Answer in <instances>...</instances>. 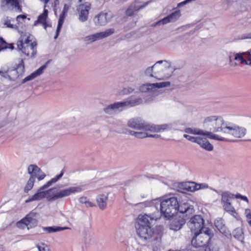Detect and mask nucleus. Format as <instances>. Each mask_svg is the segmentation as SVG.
Wrapping results in <instances>:
<instances>
[{
    "instance_id": "obj_1",
    "label": "nucleus",
    "mask_w": 251,
    "mask_h": 251,
    "mask_svg": "<svg viewBox=\"0 0 251 251\" xmlns=\"http://www.w3.org/2000/svg\"><path fill=\"white\" fill-rule=\"evenodd\" d=\"M225 128L224 136L216 134L223 139L218 141L234 142L244 138L247 133L251 135V115H237L227 122Z\"/></svg>"
},
{
    "instance_id": "obj_2",
    "label": "nucleus",
    "mask_w": 251,
    "mask_h": 251,
    "mask_svg": "<svg viewBox=\"0 0 251 251\" xmlns=\"http://www.w3.org/2000/svg\"><path fill=\"white\" fill-rule=\"evenodd\" d=\"M127 126L133 129L139 130L137 131H130V135L134 137L142 139L146 137L159 138L157 134H152V132H159L167 130L170 128L167 124L155 125L149 124L140 119L132 118L128 121Z\"/></svg>"
},
{
    "instance_id": "obj_3",
    "label": "nucleus",
    "mask_w": 251,
    "mask_h": 251,
    "mask_svg": "<svg viewBox=\"0 0 251 251\" xmlns=\"http://www.w3.org/2000/svg\"><path fill=\"white\" fill-rule=\"evenodd\" d=\"M151 208H153L151 219L157 220L159 217V211L163 216L170 218L174 216L178 212V200L176 198L173 197L169 198H158L148 202Z\"/></svg>"
},
{
    "instance_id": "obj_4",
    "label": "nucleus",
    "mask_w": 251,
    "mask_h": 251,
    "mask_svg": "<svg viewBox=\"0 0 251 251\" xmlns=\"http://www.w3.org/2000/svg\"><path fill=\"white\" fill-rule=\"evenodd\" d=\"M151 214L140 215L135 224L136 231L138 237L144 241L151 240L160 242L163 234V227L161 226H157L155 231H153L151 228L150 220L151 219Z\"/></svg>"
},
{
    "instance_id": "obj_5",
    "label": "nucleus",
    "mask_w": 251,
    "mask_h": 251,
    "mask_svg": "<svg viewBox=\"0 0 251 251\" xmlns=\"http://www.w3.org/2000/svg\"><path fill=\"white\" fill-rule=\"evenodd\" d=\"M170 67L171 64L167 61H158L152 66L147 68L145 74L147 76L154 77L158 80H163L169 78L171 75V74L165 73Z\"/></svg>"
},
{
    "instance_id": "obj_6",
    "label": "nucleus",
    "mask_w": 251,
    "mask_h": 251,
    "mask_svg": "<svg viewBox=\"0 0 251 251\" xmlns=\"http://www.w3.org/2000/svg\"><path fill=\"white\" fill-rule=\"evenodd\" d=\"M35 42L30 39V36L26 33L21 32V36L17 43V49L27 56L33 57L36 53Z\"/></svg>"
},
{
    "instance_id": "obj_7",
    "label": "nucleus",
    "mask_w": 251,
    "mask_h": 251,
    "mask_svg": "<svg viewBox=\"0 0 251 251\" xmlns=\"http://www.w3.org/2000/svg\"><path fill=\"white\" fill-rule=\"evenodd\" d=\"M205 127L209 131L215 134V132L221 133L222 136H224L225 127L227 126V122H225L222 117L217 116H211L206 118L204 120Z\"/></svg>"
},
{
    "instance_id": "obj_8",
    "label": "nucleus",
    "mask_w": 251,
    "mask_h": 251,
    "mask_svg": "<svg viewBox=\"0 0 251 251\" xmlns=\"http://www.w3.org/2000/svg\"><path fill=\"white\" fill-rule=\"evenodd\" d=\"M142 102L141 98L133 100H128L125 101L117 102L108 105L104 108L103 110L106 114L111 115L118 110H122L123 109L139 105Z\"/></svg>"
},
{
    "instance_id": "obj_9",
    "label": "nucleus",
    "mask_w": 251,
    "mask_h": 251,
    "mask_svg": "<svg viewBox=\"0 0 251 251\" xmlns=\"http://www.w3.org/2000/svg\"><path fill=\"white\" fill-rule=\"evenodd\" d=\"M211 238V234L209 228H204L203 231L194 233L191 244L195 248L204 247Z\"/></svg>"
},
{
    "instance_id": "obj_10",
    "label": "nucleus",
    "mask_w": 251,
    "mask_h": 251,
    "mask_svg": "<svg viewBox=\"0 0 251 251\" xmlns=\"http://www.w3.org/2000/svg\"><path fill=\"white\" fill-rule=\"evenodd\" d=\"M81 191L80 187H71L66 189L60 190L52 194H49L47 197L48 201H53L56 200L68 197L71 195Z\"/></svg>"
},
{
    "instance_id": "obj_11",
    "label": "nucleus",
    "mask_w": 251,
    "mask_h": 251,
    "mask_svg": "<svg viewBox=\"0 0 251 251\" xmlns=\"http://www.w3.org/2000/svg\"><path fill=\"white\" fill-rule=\"evenodd\" d=\"M187 225L191 231L194 233L203 231L204 228H208L204 226V220L199 215H196L191 218Z\"/></svg>"
},
{
    "instance_id": "obj_12",
    "label": "nucleus",
    "mask_w": 251,
    "mask_h": 251,
    "mask_svg": "<svg viewBox=\"0 0 251 251\" xmlns=\"http://www.w3.org/2000/svg\"><path fill=\"white\" fill-rule=\"evenodd\" d=\"M183 137L190 141L197 143L201 147L206 151H211L213 149V146L205 137L200 136L194 137L187 134H184Z\"/></svg>"
},
{
    "instance_id": "obj_13",
    "label": "nucleus",
    "mask_w": 251,
    "mask_h": 251,
    "mask_svg": "<svg viewBox=\"0 0 251 251\" xmlns=\"http://www.w3.org/2000/svg\"><path fill=\"white\" fill-rule=\"evenodd\" d=\"M115 32L114 28H109L104 31L100 32L85 37L83 39L87 44H90L100 39H102L113 34Z\"/></svg>"
},
{
    "instance_id": "obj_14",
    "label": "nucleus",
    "mask_w": 251,
    "mask_h": 251,
    "mask_svg": "<svg viewBox=\"0 0 251 251\" xmlns=\"http://www.w3.org/2000/svg\"><path fill=\"white\" fill-rule=\"evenodd\" d=\"M233 55L235 61L241 64L251 67V49L245 52L234 53Z\"/></svg>"
},
{
    "instance_id": "obj_15",
    "label": "nucleus",
    "mask_w": 251,
    "mask_h": 251,
    "mask_svg": "<svg viewBox=\"0 0 251 251\" xmlns=\"http://www.w3.org/2000/svg\"><path fill=\"white\" fill-rule=\"evenodd\" d=\"M91 6V3L88 2L78 5L77 11L79 15L78 19L80 21L84 22L87 20Z\"/></svg>"
},
{
    "instance_id": "obj_16",
    "label": "nucleus",
    "mask_w": 251,
    "mask_h": 251,
    "mask_svg": "<svg viewBox=\"0 0 251 251\" xmlns=\"http://www.w3.org/2000/svg\"><path fill=\"white\" fill-rule=\"evenodd\" d=\"M184 131L187 133L206 136L209 138L214 140H223L222 138L217 136L216 134H213L212 132H209L208 131H204L197 128H186L184 130Z\"/></svg>"
},
{
    "instance_id": "obj_17",
    "label": "nucleus",
    "mask_w": 251,
    "mask_h": 251,
    "mask_svg": "<svg viewBox=\"0 0 251 251\" xmlns=\"http://www.w3.org/2000/svg\"><path fill=\"white\" fill-rule=\"evenodd\" d=\"M28 173L30 175V177H33L35 180L36 177L38 180L43 179L46 175L41 171V169L36 165H30L27 168Z\"/></svg>"
},
{
    "instance_id": "obj_18",
    "label": "nucleus",
    "mask_w": 251,
    "mask_h": 251,
    "mask_svg": "<svg viewBox=\"0 0 251 251\" xmlns=\"http://www.w3.org/2000/svg\"><path fill=\"white\" fill-rule=\"evenodd\" d=\"M45 189L46 188L44 186L39 188L35 194L25 201V203H28L34 201H39L45 198L46 194L51 190V189H50L48 191H44Z\"/></svg>"
},
{
    "instance_id": "obj_19",
    "label": "nucleus",
    "mask_w": 251,
    "mask_h": 251,
    "mask_svg": "<svg viewBox=\"0 0 251 251\" xmlns=\"http://www.w3.org/2000/svg\"><path fill=\"white\" fill-rule=\"evenodd\" d=\"M181 16L180 12L179 10H177L168 16L165 17L163 19L155 23L154 26H156L161 25H165L170 22H173L177 20Z\"/></svg>"
},
{
    "instance_id": "obj_20",
    "label": "nucleus",
    "mask_w": 251,
    "mask_h": 251,
    "mask_svg": "<svg viewBox=\"0 0 251 251\" xmlns=\"http://www.w3.org/2000/svg\"><path fill=\"white\" fill-rule=\"evenodd\" d=\"M1 7L5 10L13 9L15 8L17 10L21 11L18 0H1Z\"/></svg>"
},
{
    "instance_id": "obj_21",
    "label": "nucleus",
    "mask_w": 251,
    "mask_h": 251,
    "mask_svg": "<svg viewBox=\"0 0 251 251\" xmlns=\"http://www.w3.org/2000/svg\"><path fill=\"white\" fill-rule=\"evenodd\" d=\"M38 214L33 211H31L27 214L24 219L29 227L31 228L37 226L38 224Z\"/></svg>"
},
{
    "instance_id": "obj_22",
    "label": "nucleus",
    "mask_w": 251,
    "mask_h": 251,
    "mask_svg": "<svg viewBox=\"0 0 251 251\" xmlns=\"http://www.w3.org/2000/svg\"><path fill=\"white\" fill-rule=\"evenodd\" d=\"M112 16L107 13H100L94 18V21L97 25H104L111 18Z\"/></svg>"
},
{
    "instance_id": "obj_23",
    "label": "nucleus",
    "mask_w": 251,
    "mask_h": 251,
    "mask_svg": "<svg viewBox=\"0 0 251 251\" xmlns=\"http://www.w3.org/2000/svg\"><path fill=\"white\" fill-rule=\"evenodd\" d=\"M45 7L46 5L44 6L45 9L43 13L38 16L37 20L35 21L34 25H36L38 24H42L44 28L46 29L48 26H50L51 25L46 22V20L48 18V11L45 9Z\"/></svg>"
},
{
    "instance_id": "obj_24",
    "label": "nucleus",
    "mask_w": 251,
    "mask_h": 251,
    "mask_svg": "<svg viewBox=\"0 0 251 251\" xmlns=\"http://www.w3.org/2000/svg\"><path fill=\"white\" fill-rule=\"evenodd\" d=\"M25 72V65L24 61L21 59L20 63L17 67L16 69L9 72L11 75H12L13 78L14 80L20 75H22Z\"/></svg>"
},
{
    "instance_id": "obj_25",
    "label": "nucleus",
    "mask_w": 251,
    "mask_h": 251,
    "mask_svg": "<svg viewBox=\"0 0 251 251\" xmlns=\"http://www.w3.org/2000/svg\"><path fill=\"white\" fill-rule=\"evenodd\" d=\"M48 62L49 61L47 62L46 63V64L41 66L40 68H39L36 71L30 74L29 75L25 77L24 79H23L22 83H24L28 81L32 80L37 76L42 74L43 70L46 68L47 64L48 63Z\"/></svg>"
},
{
    "instance_id": "obj_26",
    "label": "nucleus",
    "mask_w": 251,
    "mask_h": 251,
    "mask_svg": "<svg viewBox=\"0 0 251 251\" xmlns=\"http://www.w3.org/2000/svg\"><path fill=\"white\" fill-rule=\"evenodd\" d=\"M108 200V195H100L97 198V202L100 209L104 210L106 208L107 201Z\"/></svg>"
},
{
    "instance_id": "obj_27",
    "label": "nucleus",
    "mask_w": 251,
    "mask_h": 251,
    "mask_svg": "<svg viewBox=\"0 0 251 251\" xmlns=\"http://www.w3.org/2000/svg\"><path fill=\"white\" fill-rule=\"evenodd\" d=\"M215 226L219 231L225 236L229 234V231L227 230L225 225L224 223L223 220L221 219L216 220L215 221Z\"/></svg>"
},
{
    "instance_id": "obj_28",
    "label": "nucleus",
    "mask_w": 251,
    "mask_h": 251,
    "mask_svg": "<svg viewBox=\"0 0 251 251\" xmlns=\"http://www.w3.org/2000/svg\"><path fill=\"white\" fill-rule=\"evenodd\" d=\"M184 224V221L183 219L175 220L170 224V229L175 231L179 230Z\"/></svg>"
},
{
    "instance_id": "obj_29",
    "label": "nucleus",
    "mask_w": 251,
    "mask_h": 251,
    "mask_svg": "<svg viewBox=\"0 0 251 251\" xmlns=\"http://www.w3.org/2000/svg\"><path fill=\"white\" fill-rule=\"evenodd\" d=\"M233 199V195L227 192H223L221 194V203L223 205L226 203L231 202Z\"/></svg>"
},
{
    "instance_id": "obj_30",
    "label": "nucleus",
    "mask_w": 251,
    "mask_h": 251,
    "mask_svg": "<svg viewBox=\"0 0 251 251\" xmlns=\"http://www.w3.org/2000/svg\"><path fill=\"white\" fill-rule=\"evenodd\" d=\"M150 2H151V1H147V2H145L144 5H141L138 8H137L135 6H133V5L129 6L126 11V15L128 16H132L134 14V12L135 11H137L139 10V9L145 7Z\"/></svg>"
},
{
    "instance_id": "obj_31",
    "label": "nucleus",
    "mask_w": 251,
    "mask_h": 251,
    "mask_svg": "<svg viewBox=\"0 0 251 251\" xmlns=\"http://www.w3.org/2000/svg\"><path fill=\"white\" fill-rule=\"evenodd\" d=\"M234 237L242 243H244V234L243 229L241 228L238 227L235 229L232 232Z\"/></svg>"
},
{
    "instance_id": "obj_32",
    "label": "nucleus",
    "mask_w": 251,
    "mask_h": 251,
    "mask_svg": "<svg viewBox=\"0 0 251 251\" xmlns=\"http://www.w3.org/2000/svg\"><path fill=\"white\" fill-rule=\"evenodd\" d=\"M223 209L230 213L231 215H232L234 217L236 218V216L237 215V213L234 207L231 205V202L226 203L224 205H222Z\"/></svg>"
},
{
    "instance_id": "obj_33",
    "label": "nucleus",
    "mask_w": 251,
    "mask_h": 251,
    "mask_svg": "<svg viewBox=\"0 0 251 251\" xmlns=\"http://www.w3.org/2000/svg\"><path fill=\"white\" fill-rule=\"evenodd\" d=\"M79 202L84 205L85 207L89 208L95 206V204L91 202L89 199L86 197H81L79 199Z\"/></svg>"
},
{
    "instance_id": "obj_34",
    "label": "nucleus",
    "mask_w": 251,
    "mask_h": 251,
    "mask_svg": "<svg viewBox=\"0 0 251 251\" xmlns=\"http://www.w3.org/2000/svg\"><path fill=\"white\" fill-rule=\"evenodd\" d=\"M66 15V14L63 13L62 12L60 15L59 20H58V25H57V29H56V33L55 36H54V39H56L59 35V33L60 31V29L62 26V25L63 24Z\"/></svg>"
},
{
    "instance_id": "obj_35",
    "label": "nucleus",
    "mask_w": 251,
    "mask_h": 251,
    "mask_svg": "<svg viewBox=\"0 0 251 251\" xmlns=\"http://www.w3.org/2000/svg\"><path fill=\"white\" fill-rule=\"evenodd\" d=\"M68 228H69L67 227H62L59 226H48L43 227L44 230L47 231L48 233L58 232Z\"/></svg>"
},
{
    "instance_id": "obj_36",
    "label": "nucleus",
    "mask_w": 251,
    "mask_h": 251,
    "mask_svg": "<svg viewBox=\"0 0 251 251\" xmlns=\"http://www.w3.org/2000/svg\"><path fill=\"white\" fill-rule=\"evenodd\" d=\"M190 211L192 212L193 211V208L188 206V204L184 203L182 204L179 205L178 202V212L184 213Z\"/></svg>"
},
{
    "instance_id": "obj_37",
    "label": "nucleus",
    "mask_w": 251,
    "mask_h": 251,
    "mask_svg": "<svg viewBox=\"0 0 251 251\" xmlns=\"http://www.w3.org/2000/svg\"><path fill=\"white\" fill-rule=\"evenodd\" d=\"M140 91L143 93L153 92V85L152 83H146L140 87Z\"/></svg>"
},
{
    "instance_id": "obj_38",
    "label": "nucleus",
    "mask_w": 251,
    "mask_h": 251,
    "mask_svg": "<svg viewBox=\"0 0 251 251\" xmlns=\"http://www.w3.org/2000/svg\"><path fill=\"white\" fill-rule=\"evenodd\" d=\"M34 182L35 180L33 179V177H30L24 188V192L25 193H27L32 189L34 186Z\"/></svg>"
},
{
    "instance_id": "obj_39",
    "label": "nucleus",
    "mask_w": 251,
    "mask_h": 251,
    "mask_svg": "<svg viewBox=\"0 0 251 251\" xmlns=\"http://www.w3.org/2000/svg\"><path fill=\"white\" fill-rule=\"evenodd\" d=\"M16 226L18 228L21 229L26 228L27 230H29L30 228L24 218L17 222L16 224Z\"/></svg>"
},
{
    "instance_id": "obj_40",
    "label": "nucleus",
    "mask_w": 251,
    "mask_h": 251,
    "mask_svg": "<svg viewBox=\"0 0 251 251\" xmlns=\"http://www.w3.org/2000/svg\"><path fill=\"white\" fill-rule=\"evenodd\" d=\"M152 84L153 85L154 91H155L156 89L165 88L170 86V82L169 81L162 82Z\"/></svg>"
},
{
    "instance_id": "obj_41",
    "label": "nucleus",
    "mask_w": 251,
    "mask_h": 251,
    "mask_svg": "<svg viewBox=\"0 0 251 251\" xmlns=\"http://www.w3.org/2000/svg\"><path fill=\"white\" fill-rule=\"evenodd\" d=\"M63 172H61L59 175L57 176L54 178H52L46 184L44 185V187L46 189L50 186L51 185L52 183L56 182L60 178L63 176Z\"/></svg>"
},
{
    "instance_id": "obj_42",
    "label": "nucleus",
    "mask_w": 251,
    "mask_h": 251,
    "mask_svg": "<svg viewBox=\"0 0 251 251\" xmlns=\"http://www.w3.org/2000/svg\"><path fill=\"white\" fill-rule=\"evenodd\" d=\"M63 172H61L59 175L57 176L54 178H52L46 184L44 185V187L46 189L50 186L51 185L52 183L56 182L60 178L63 176Z\"/></svg>"
},
{
    "instance_id": "obj_43",
    "label": "nucleus",
    "mask_w": 251,
    "mask_h": 251,
    "mask_svg": "<svg viewBox=\"0 0 251 251\" xmlns=\"http://www.w3.org/2000/svg\"><path fill=\"white\" fill-rule=\"evenodd\" d=\"M189 188L190 191H195L200 189L201 188V185L195 182H192L190 183Z\"/></svg>"
},
{
    "instance_id": "obj_44",
    "label": "nucleus",
    "mask_w": 251,
    "mask_h": 251,
    "mask_svg": "<svg viewBox=\"0 0 251 251\" xmlns=\"http://www.w3.org/2000/svg\"><path fill=\"white\" fill-rule=\"evenodd\" d=\"M219 245L216 243L215 245H210L208 248L206 247L205 251H219Z\"/></svg>"
},
{
    "instance_id": "obj_45",
    "label": "nucleus",
    "mask_w": 251,
    "mask_h": 251,
    "mask_svg": "<svg viewBox=\"0 0 251 251\" xmlns=\"http://www.w3.org/2000/svg\"><path fill=\"white\" fill-rule=\"evenodd\" d=\"M0 77H3L4 78H8L10 80H14L12 75L9 73L8 74L6 72L0 71Z\"/></svg>"
},
{
    "instance_id": "obj_46",
    "label": "nucleus",
    "mask_w": 251,
    "mask_h": 251,
    "mask_svg": "<svg viewBox=\"0 0 251 251\" xmlns=\"http://www.w3.org/2000/svg\"><path fill=\"white\" fill-rule=\"evenodd\" d=\"M37 247L39 251H50L49 247L44 243H42L41 245H37Z\"/></svg>"
},
{
    "instance_id": "obj_47",
    "label": "nucleus",
    "mask_w": 251,
    "mask_h": 251,
    "mask_svg": "<svg viewBox=\"0 0 251 251\" xmlns=\"http://www.w3.org/2000/svg\"><path fill=\"white\" fill-rule=\"evenodd\" d=\"M4 25L6 26V27L13 28V29H16L17 26L16 25H13L11 24L10 20H6L4 23Z\"/></svg>"
},
{
    "instance_id": "obj_48",
    "label": "nucleus",
    "mask_w": 251,
    "mask_h": 251,
    "mask_svg": "<svg viewBox=\"0 0 251 251\" xmlns=\"http://www.w3.org/2000/svg\"><path fill=\"white\" fill-rule=\"evenodd\" d=\"M242 39H251V32L244 34L242 36Z\"/></svg>"
},
{
    "instance_id": "obj_49",
    "label": "nucleus",
    "mask_w": 251,
    "mask_h": 251,
    "mask_svg": "<svg viewBox=\"0 0 251 251\" xmlns=\"http://www.w3.org/2000/svg\"><path fill=\"white\" fill-rule=\"evenodd\" d=\"M236 197L237 198L241 199L242 200L246 201L248 203L249 202L248 199L247 197L244 196H242L240 194H238L236 195Z\"/></svg>"
},
{
    "instance_id": "obj_50",
    "label": "nucleus",
    "mask_w": 251,
    "mask_h": 251,
    "mask_svg": "<svg viewBox=\"0 0 251 251\" xmlns=\"http://www.w3.org/2000/svg\"><path fill=\"white\" fill-rule=\"evenodd\" d=\"M26 18V16L25 15H20L18 16L16 18V20L18 22H20V20H24Z\"/></svg>"
},
{
    "instance_id": "obj_51",
    "label": "nucleus",
    "mask_w": 251,
    "mask_h": 251,
    "mask_svg": "<svg viewBox=\"0 0 251 251\" xmlns=\"http://www.w3.org/2000/svg\"><path fill=\"white\" fill-rule=\"evenodd\" d=\"M245 214L246 215V217L251 216V210L249 208H247L245 210Z\"/></svg>"
},
{
    "instance_id": "obj_52",
    "label": "nucleus",
    "mask_w": 251,
    "mask_h": 251,
    "mask_svg": "<svg viewBox=\"0 0 251 251\" xmlns=\"http://www.w3.org/2000/svg\"><path fill=\"white\" fill-rule=\"evenodd\" d=\"M69 9V6L67 5V4H65L64 5L63 10V11L62 12L66 14V13H67Z\"/></svg>"
},
{
    "instance_id": "obj_53",
    "label": "nucleus",
    "mask_w": 251,
    "mask_h": 251,
    "mask_svg": "<svg viewBox=\"0 0 251 251\" xmlns=\"http://www.w3.org/2000/svg\"><path fill=\"white\" fill-rule=\"evenodd\" d=\"M5 44V41H4L2 38H0V50L4 48V45Z\"/></svg>"
},
{
    "instance_id": "obj_54",
    "label": "nucleus",
    "mask_w": 251,
    "mask_h": 251,
    "mask_svg": "<svg viewBox=\"0 0 251 251\" xmlns=\"http://www.w3.org/2000/svg\"><path fill=\"white\" fill-rule=\"evenodd\" d=\"M247 223L251 226V216L246 217Z\"/></svg>"
},
{
    "instance_id": "obj_55",
    "label": "nucleus",
    "mask_w": 251,
    "mask_h": 251,
    "mask_svg": "<svg viewBox=\"0 0 251 251\" xmlns=\"http://www.w3.org/2000/svg\"><path fill=\"white\" fill-rule=\"evenodd\" d=\"M0 251H5V249L3 245H0Z\"/></svg>"
},
{
    "instance_id": "obj_56",
    "label": "nucleus",
    "mask_w": 251,
    "mask_h": 251,
    "mask_svg": "<svg viewBox=\"0 0 251 251\" xmlns=\"http://www.w3.org/2000/svg\"><path fill=\"white\" fill-rule=\"evenodd\" d=\"M127 91L128 93H131L134 91V89L132 88H128L127 89Z\"/></svg>"
},
{
    "instance_id": "obj_57",
    "label": "nucleus",
    "mask_w": 251,
    "mask_h": 251,
    "mask_svg": "<svg viewBox=\"0 0 251 251\" xmlns=\"http://www.w3.org/2000/svg\"><path fill=\"white\" fill-rule=\"evenodd\" d=\"M11 49H13L14 48L13 46L12 45H11Z\"/></svg>"
},
{
    "instance_id": "obj_58",
    "label": "nucleus",
    "mask_w": 251,
    "mask_h": 251,
    "mask_svg": "<svg viewBox=\"0 0 251 251\" xmlns=\"http://www.w3.org/2000/svg\"><path fill=\"white\" fill-rule=\"evenodd\" d=\"M82 0H78V2H81L82 1Z\"/></svg>"
}]
</instances>
